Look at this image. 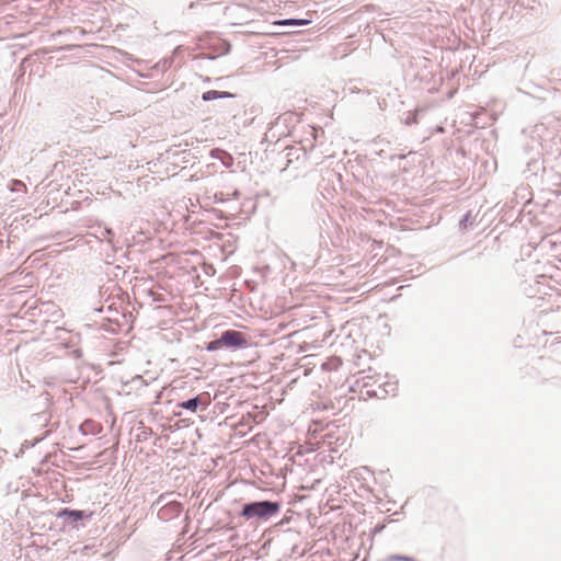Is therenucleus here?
<instances>
[{"mask_svg":"<svg viewBox=\"0 0 561 561\" xmlns=\"http://www.w3.org/2000/svg\"><path fill=\"white\" fill-rule=\"evenodd\" d=\"M280 507L277 501H252L243 504L239 516L249 522L266 523L279 513Z\"/></svg>","mask_w":561,"mask_h":561,"instance_id":"obj_1","label":"nucleus"},{"mask_svg":"<svg viewBox=\"0 0 561 561\" xmlns=\"http://www.w3.org/2000/svg\"><path fill=\"white\" fill-rule=\"evenodd\" d=\"M248 346L245 335L236 330H226L221 333L220 337L210 341L206 344L205 348L208 352H216L220 348L241 350Z\"/></svg>","mask_w":561,"mask_h":561,"instance_id":"obj_2","label":"nucleus"},{"mask_svg":"<svg viewBox=\"0 0 561 561\" xmlns=\"http://www.w3.org/2000/svg\"><path fill=\"white\" fill-rule=\"evenodd\" d=\"M170 493H163L151 505V510L157 511V516L162 522H169L179 517L183 511L182 503L170 500Z\"/></svg>","mask_w":561,"mask_h":561,"instance_id":"obj_3","label":"nucleus"},{"mask_svg":"<svg viewBox=\"0 0 561 561\" xmlns=\"http://www.w3.org/2000/svg\"><path fill=\"white\" fill-rule=\"evenodd\" d=\"M92 512L64 508L58 513V517L62 518L68 525L77 526V523L82 519H90Z\"/></svg>","mask_w":561,"mask_h":561,"instance_id":"obj_4","label":"nucleus"},{"mask_svg":"<svg viewBox=\"0 0 561 561\" xmlns=\"http://www.w3.org/2000/svg\"><path fill=\"white\" fill-rule=\"evenodd\" d=\"M240 195L238 190H233L232 193L215 192L211 196H207L214 204H222L232 198H238Z\"/></svg>","mask_w":561,"mask_h":561,"instance_id":"obj_5","label":"nucleus"},{"mask_svg":"<svg viewBox=\"0 0 561 561\" xmlns=\"http://www.w3.org/2000/svg\"><path fill=\"white\" fill-rule=\"evenodd\" d=\"M234 94L226 91L208 90L202 94V100L205 102L217 100V99H230Z\"/></svg>","mask_w":561,"mask_h":561,"instance_id":"obj_6","label":"nucleus"},{"mask_svg":"<svg viewBox=\"0 0 561 561\" xmlns=\"http://www.w3.org/2000/svg\"><path fill=\"white\" fill-rule=\"evenodd\" d=\"M48 421H49V414L47 412H41V413L33 414L28 420V424L32 427H37V426L45 427V426H47Z\"/></svg>","mask_w":561,"mask_h":561,"instance_id":"obj_7","label":"nucleus"},{"mask_svg":"<svg viewBox=\"0 0 561 561\" xmlns=\"http://www.w3.org/2000/svg\"><path fill=\"white\" fill-rule=\"evenodd\" d=\"M211 157L215 158V159H218L221 161V163L226 167V168H230L232 167L233 164V158L230 153L224 151V150H220V149H215L211 151Z\"/></svg>","mask_w":561,"mask_h":561,"instance_id":"obj_8","label":"nucleus"},{"mask_svg":"<svg viewBox=\"0 0 561 561\" xmlns=\"http://www.w3.org/2000/svg\"><path fill=\"white\" fill-rule=\"evenodd\" d=\"M202 404V400L199 396L193 397L188 400L182 401L178 403L179 408L188 410L191 412H196L198 407Z\"/></svg>","mask_w":561,"mask_h":561,"instance_id":"obj_9","label":"nucleus"},{"mask_svg":"<svg viewBox=\"0 0 561 561\" xmlns=\"http://www.w3.org/2000/svg\"><path fill=\"white\" fill-rule=\"evenodd\" d=\"M473 222H474V217L471 215V211H468V213L462 217V219L460 220V222H459V229H460L462 232H466V231H468V230L473 226Z\"/></svg>","mask_w":561,"mask_h":561,"instance_id":"obj_10","label":"nucleus"},{"mask_svg":"<svg viewBox=\"0 0 561 561\" xmlns=\"http://www.w3.org/2000/svg\"><path fill=\"white\" fill-rule=\"evenodd\" d=\"M309 23L308 20L302 19H286L277 22L279 25H291V26H302Z\"/></svg>","mask_w":561,"mask_h":561,"instance_id":"obj_11","label":"nucleus"},{"mask_svg":"<svg viewBox=\"0 0 561 561\" xmlns=\"http://www.w3.org/2000/svg\"><path fill=\"white\" fill-rule=\"evenodd\" d=\"M114 232L111 228H105L101 233V239L107 241L108 243L113 242Z\"/></svg>","mask_w":561,"mask_h":561,"instance_id":"obj_12","label":"nucleus"},{"mask_svg":"<svg viewBox=\"0 0 561 561\" xmlns=\"http://www.w3.org/2000/svg\"><path fill=\"white\" fill-rule=\"evenodd\" d=\"M48 433H49V431H46V432H45V433H43L42 435L37 436V437L35 438V440H36V442H39V440L44 439V438L47 436V434H48Z\"/></svg>","mask_w":561,"mask_h":561,"instance_id":"obj_13","label":"nucleus"},{"mask_svg":"<svg viewBox=\"0 0 561 561\" xmlns=\"http://www.w3.org/2000/svg\"><path fill=\"white\" fill-rule=\"evenodd\" d=\"M415 122H416V119H415V117H413V118H409L407 121V124H412V123H415Z\"/></svg>","mask_w":561,"mask_h":561,"instance_id":"obj_14","label":"nucleus"},{"mask_svg":"<svg viewBox=\"0 0 561 561\" xmlns=\"http://www.w3.org/2000/svg\"><path fill=\"white\" fill-rule=\"evenodd\" d=\"M382 530V527L375 528V531Z\"/></svg>","mask_w":561,"mask_h":561,"instance_id":"obj_15","label":"nucleus"},{"mask_svg":"<svg viewBox=\"0 0 561 561\" xmlns=\"http://www.w3.org/2000/svg\"><path fill=\"white\" fill-rule=\"evenodd\" d=\"M382 530V527L375 528V531Z\"/></svg>","mask_w":561,"mask_h":561,"instance_id":"obj_16","label":"nucleus"},{"mask_svg":"<svg viewBox=\"0 0 561 561\" xmlns=\"http://www.w3.org/2000/svg\"><path fill=\"white\" fill-rule=\"evenodd\" d=\"M382 530V527L375 528V531Z\"/></svg>","mask_w":561,"mask_h":561,"instance_id":"obj_17","label":"nucleus"}]
</instances>
